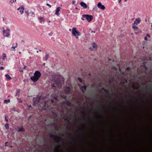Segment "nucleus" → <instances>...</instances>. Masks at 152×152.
<instances>
[{
    "mask_svg": "<svg viewBox=\"0 0 152 152\" xmlns=\"http://www.w3.org/2000/svg\"><path fill=\"white\" fill-rule=\"evenodd\" d=\"M41 73L40 72L37 70L34 73V75L30 77V79L33 82L37 81L40 77Z\"/></svg>",
    "mask_w": 152,
    "mask_h": 152,
    "instance_id": "obj_1",
    "label": "nucleus"
},
{
    "mask_svg": "<svg viewBox=\"0 0 152 152\" xmlns=\"http://www.w3.org/2000/svg\"><path fill=\"white\" fill-rule=\"evenodd\" d=\"M72 35L75 37L76 39H78V37L81 35V33L77 30V28L74 27L72 28Z\"/></svg>",
    "mask_w": 152,
    "mask_h": 152,
    "instance_id": "obj_2",
    "label": "nucleus"
},
{
    "mask_svg": "<svg viewBox=\"0 0 152 152\" xmlns=\"http://www.w3.org/2000/svg\"><path fill=\"white\" fill-rule=\"evenodd\" d=\"M86 19L87 21L90 22L93 19V17L92 15H82V17L81 18L82 20H84Z\"/></svg>",
    "mask_w": 152,
    "mask_h": 152,
    "instance_id": "obj_3",
    "label": "nucleus"
},
{
    "mask_svg": "<svg viewBox=\"0 0 152 152\" xmlns=\"http://www.w3.org/2000/svg\"><path fill=\"white\" fill-rule=\"evenodd\" d=\"M92 46L93 48L90 47L89 49L91 51L93 50H97V45L96 44L95 42H94L92 43Z\"/></svg>",
    "mask_w": 152,
    "mask_h": 152,
    "instance_id": "obj_4",
    "label": "nucleus"
},
{
    "mask_svg": "<svg viewBox=\"0 0 152 152\" xmlns=\"http://www.w3.org/2000/svg\"><path fill=\"white\" fill-rule=\"evenodd\" d=\"M3 33L4 37H8L10 35V32H7V31H5V30H4V28H3Z\"/></svg>",
    "mask_w": 152,
    "mask_h": 152,
    "instance_id": "obj_5",
    "label": "nucleus"
},
{
    "mask_svg": "<svg viewBox=\"0 0 152 152\" xmlns=\"http://www.w3.org/2000/svg\"><path fill=\"white\" fill-rule=\"evenodd\" d=\"M97 7L99 8L102 10H104L105 8L104 5H102L101 2H99L97 4Z\"/></svg>",
    "mask_w": 152,
    "mask_h": 152,
    "instance_id": "obj_6",
    "label": "nucleus"
},
{
    "mask_svg": "<svg viewBox=\"0 0 152 152\" xmlns=\"http://www.w3.org/2000/svg\"><path fill=\"white\" fill-rule=\"evenodd\" d=\"M18 10H19L21 14H22L23 13L24 10V7L23 6H21L19 7L18 9Z\"/></svg>",
    "mask_w": 152,
    "mask_h": 152,
    "instance_id": "obj_7",
    "label": "nucleus"
},
{
    "mask_svg": "<svg viewBox=\"0 0 152 152\" xmlns=\"http://www.w3.org/2000/svg\"><path fill=\"white\" fill-rule=\"evenodd\" d=\"M141 21L140 19L139 18H137L135 19V21H134L133 25H137L138 24L140 23Z\"/></svg>",
    "mask_w": 152,
    "mask_h": 152,
    "instance_id": "obj_8",
    "label": "nucleus"
},
{
    "mask_svg": "<svg viewBox=\"0 0 152 152\" xmlns=\"http://www.w3.org/2000/svg\"><path fill=\"white\" fill-rule=\"evenodd\" d=\"M51 137L55 140L57 142H58L60 140V138L59 137L57 136H52Z\"/></svg>",
    "mask_w": 152,
    "mask_h": 152,
    "instance_id": "obj_9",
    "label": "nucleus"
},
{
    "mask_svg": "<svg viewBox=\"0 0 152 152\" xmlns=\"http://www.w3.org/2000/svg\"><path fill=\"white\" fill-rule=\"evenodd\" d=\"M81 6L84 9H86L87 8V6L86 4L83 1L81 2L80 3Z\"/></svg>",
    "mask_w": 152,
    "mask_h": 152,
    "instance_id": "obj_10",
    "label": "nucleus"
},
{
    "mask_svg": "<svg viewBox=\"0 0 152 152\" xmlns=\"http://www.w3.org/2000/svg\"><path fill=\"white\" fill-rule=\"evenodd\" d=\"M60 9L61 7H58L56 9L55 14L58 16L59 15V11H60Z\"/></svg>",
    "mask_w": 152,
    "mask_h": 152,
    "instance_id": "obj_11",
    "label": "nucleus"
},
{
    "mask_svg": "<svg viewBox=\"0 0 152 152\" xmlns=\"http://www.w3.org/2000/svg\"><path fill=\"white\" fill-rule=\"evenodd\" d=\"M132 28L134 31H137L138 29V27L136 26H135V25H133L132 26Z\"/></svg>",
    "mask_w": 152,
    "mask_h": 152,
    "instance_id": "obj_12",
    "label": "nucleus"
},
{
    "mask_svg": "<svg viewBox=\"0 0 152 152\" xmlns=\"http://www.w3.org/2000/svg\"><path fill=\"white\" fill-rule=\"evenodd\" d=\"M81 90L83 91H85L86 89V87L85 86H81L80 85H79Z\"/></svg>",
    "mask_w": 152,
    "mask_h": 152,
    "instance_id": "obj_13",
    "label": "nucleus"
},
{
    "mask_svg": "<svg viewBox=\"0 0 152 152\" xmlns=\"http://www.w3.org/2000/svg\"><path fill=\"white\" fill-rule=\"evenodd\" d=\"M5 76L6 78L8 80H10L12 79L11 77L8 74H6Z\"/></svg>",
    "mask_w": 152,
    "mask_h": 152,
    "instance_id": "obj_14",
    "label": "nucleus"
},
{
    "mask_svg": "<svg viewBox=\"0 0 152 152\" xmlns=\"http://www.w3.org/2000/svg\"><path fill=\"white\" fill-rule=\"evenodd\" d=\"M23 129L22 127L19 128L18 130V132H23Z\"/></svg>",
    "mask_w": 152,
    "mask_h": 152,
    "instance_id": "obj_15",
    "label": "nucleus"
},
{
    "mask_svg": "<svg viewBox=\"0 0 152 152\" xmlns=\"http://www.w3.org/2000/svg\"><path fill=\"white\" fill-rule=\"evenodd\" d=\"M3 56V60H4V59L6 58V54L5 53H3L2 54Z\"/></svg>",
    "mask_w": 152,
    "mask_h": 152,
    "instance_id": "obj_16",
    "label": "nucleus"
},
{
    "mask_svg": "<svg viewBox=\"0 0 152 152\" xmlns=\"http://www.w3.org/2000/svg\"><path fill=\"white\" fill-rule=\"evenodd\" d=\"M5 127L6 129H8L9 128V124H6L5 125Z\"/></svg>",
    "mask_w": 152,
    "mask_h": 152,
    "instance_id": "obj_17",
    "label": "nucleus"
},
{
    "mask_svg": "<svg viewBox=\"0 0 152 152\" xmlns=\"http://www.w3.org/2000/svg\"><path fill=\"white\" fill-rule=\"evenodd\" d=\"M45 57L46 60H48L49 57V55L47 53H46L45 54Z\"/></svg>",
    "mask_w": 152,
    "mask_h": 152,
    "instance_id": "obj_18",
    "label": "nucleus"
},
{
    "mask_svg": "<svg viewBox=\"0 0 152 152\" xmlns=\"http://www.w3.org/2000/svg\"><path fill=\"white\" fill-rule=\"evenodd\" d=\"M10 100L9 99H7V100H4V103H6L7 102H10Z\"/></svg>",
    "mask_w": 152,
    "mask_h": 152,
    "instance_id": "obj_19",
    "label": "nucleus"
},
{
    "mask_svg": "<svg viewBox=\"0 0 152 152\" xmlns=\"http://www.w3.org/2000/svg\"><path fill=\"white\" fill-rule=\"evenodd\" d=\"M16 47V46H12V48H13V50H11L12 51H15V48Z\"/></svg>",
    "mask_w": 152,
    "mask_h": 152,
    "instance_id": "obj_20",
    "label": "nucleus"
},
{
    "mask_svg": "<svg viewBox=\"0 0 152 152\" xmlns=\"http://www.w3.org/2000/svg\"><path fill=\"white\" fill-rule=\"evenodd\" d=\"M39 19L40 20H42L43 21H44V18L42 17H40L39 18Z\"/></svg>",
    "mask_w": 152,
    "mask_h": 152,
    "instance_id": "obj_21",
    "label": "nucleus"
},
{
    "mask_svg": "<svg viewBox=\"0 0 152 152\" xmlns=\"http://www.w3.org/2000/svg\"><path fill=\"white\" fill-rule=\"evenodd\" d=\"M16 0H11L10 1V2L12 3L13 2H14L16 1Z\"/></svg>",
    "mask_w": 152,
    "mask_h": 152,
    "instance_id": "obj_22",
    "label": "nucleus"
},
{
    "mask_svg": "<svg viewBox=\"0 0 152 152\" xmlns=\"http://www.w3.org/2000/svg\"><path fill=\"white\" fill-rule=\"evenodd\" d=\"M38 99H38V98H34L33 99V100L34 101L35 100H37V101H38Z\"/></svg>",
    "mask_w": 152,
    "mask_h": 152,
    "instance_id": "obj_23",
    "label": "nucleus"
},
{
    "mask_svg": "<svg viewBox=\"0 0 152 152\" xmlns=\"http://www.w3.org/2000/svg\"><path fill=\"white\" fill-rule=\"evenodd\" d=\"M20 94V92L19 91H18L16 93V95L17 96H19Z\"/></svg>",
    "mask_w": 152,
    "mask_h": 152,
    "instance_id": "obj_24",
    "label": "nucleus"
},
{
    "mask_svg": "<svg viewBox=\"0 0 152 152\" xmlns=\"http://www.w3.org/2000/svg\"><path fill=\"white\" fill-rule=\"evenodd\" d=\"M5 119L6 121L7 122H8V120L7 119V116H5Z\"/></svg>",
    "mask_w": 152,
    "mask_h": 152,
    "instance_id": "obj_25",
    "label": "nucleus"
},
{
    "mask_svg": "<svg viewBox=\"0 0 152 152\" xmlns=\"http://www.w3.org/2000/svg\"><path fill=\"white\" fill-rule=\"evenodd\" d=\"M78 80L79 81L81 82L82 81V80L80 78H78Z\"/></svg>",
    "mask_w": 152,
    "mask_h": 152,
    "instance_id": "obj_26",
    "label": "nucleus"
},
{
    "mask_svg": "<svg viewBox=\"0 0 152 152\" xmlns=\"http://www.w3.org/2000/svg\"><path fill=\"white\" fill-rule=\"evenodd\" d=\"M10 30L9 28H7V29L5 30V31H7V32H10Z\"/></svg>",
    "mask_w": 152,
    "mask_h": 152,
    "instance_id": "obj_27",
    "label": "nucleus"
},
{
    "mask_svg": "<svg viewBox=\"0 0 152 152\" xmlns=\"http://www.w3.org/2000/svg\"><path fill=\"white\" fill-rule=\"evenodd\" d=\"M4 69V68L3 67V66H1V67H0V69L1 70H3V69Z\"/></svg>",
    "mask_w": 152,
    "mask_h": 152,
    "instance_id": "obj_28",
    "label": "nucleus"
},
{
    "mask_svg": "<svg viewBox=\"0 0 152 152\" xmlns=\"http://www.w3.org/2000/svg\"><path fill=\"white\" fill-rule=\"evenodd\" d=\"M46 107H45V105L43 106V107H42V109H44Z\"/></svg>",
    "mask_w": 152,
    "mask_h": 152,
    "instance_id": "obj_29",
    "label": "nucleus"
},
{
    "mask_svg": "<svg viewBox=\"0 0 152 152\" xmlns=\"http://www.w3.org/2000/svg\"><path fill=\"white\" fill-rule=\"evenodd\" d=\"M75 3H76V2L75 1H72V4L74 5L75 4Z\"/></svg>",
    "mask_w": 152,
    "mask_h": 152,
    "instance_id": "obj_30",
    "label": "nucleus"
},
{
    "mask_svg": "<svg viewBox=\"0 0 152 152\" xmlns=\"http://www.w3.org/2000/svg\"><path fill=\"white\" fill-rule=\"evenodd\" d=\"M46 5H47V6H48L50 7H51V6L50 4H48V3H47V4H46Z\"/></svg>",
    "mask_w": 152,
    "mask_h": 152,
    "instance_id": "obj_31",
    "label": "nucleus"
},
{
    "mask_svg": "<svg viewBox=\"0 0 152 152\" xmlns=\"http://www.w3.org/2000/svg\"><path fill=\"white\" fill-rule=\"evenodd\" d=\"M146 37H150V35L148 34H147Z\"/></svg>",
    "mask_w": 152,
    "mask_h": 152,
    "instance_id": "obj_32",
    "label": "nucleus"
},
{
    "mask_svg": "<svg viewBox=\"0 0 152 152\" xmlns=\"http://www.w3.org/2000/svg\"><path fill=\"white\" fill-rule=\"evenodd\" d=\"M144 39L145 40H147V37H145Z\"/></svg>",
    "mask_w": 152,
    "mask_h": 152,
    "instance_id": "obj_33",
    "label": "nucleus"
},
{
    "mask_svg": "<svg viewBox=\"0 0 152 152\" xmlns=\"http://www.w3.org/2000/svg\"><path fill=\"white\" fill-rule=\"evenodd\" d=\"M91 33H95V31H91Z\"/></svg>",
    "mask_w": 152,
    "mask_h": 152,
    "instance_id": "obj_34",
    "label": "nucleus"
},
{
    "mask_svg": "<svg viewBox=\"0 0 152 152\" xmlns=\"http://www.w3.org/2000/svg\"><path fill=\"white\" fill-rule=\"evenodd\" d=\"M31 107V105H28V107L29 108H30V107Z\"/></svg>",
    "mask_w": 152,
    "mask_h": 152,
    "instance_id": "obj_35",
    "label": "nucleus"
},
{
    "mask_svg": "<svg viewBox=\"0 0 152 152\" xmlns=\"http://www.w3.org/2000/svg\"><path fill=\"white\" fill-rule=\"evenodd\" d=\"M19 71L21 72H23V70L22 69L20 70Z\"/></svg>",
    "mask_w": 152,
    "mask_h": 152,
    "instance_id": "obj_36",
    "label": "nucleus"
},
{
    "mask_svg": "<svg viewBox=\"0 0 152 152\" xmlns=\"http://www.w3.org/2000/svg\"><path fill=\"white\" fill-rule=\"evenodd\" d=\"M20 100V101H19V102H22V101L21 100Z\"/></svg>",
    "mask_w": 152,
    "mask_h": 152,
    "instance_id": "obj_37",
    "label": "nucleus"
},
{
    "mask_svg": "<svg viewBox=\"0 0 152 152\" xmlns=\"http://www.w3.org/2000/svg\"><path fill=\"white\" fill-rule=\"evenodd\" d=\"M26 14L27 15V16H28V12H26Z\"/></svg>",
    "mask_w": 152,
    "mask_h": 152,
    "instance_id": "obj_38",
    "label": "nucleus"
},
{
    "mask_svg": "<svg viewBox=\"0 0 152 152\" xmlns=\"http://www.w3.org/2000/svg\"><path fill=\"white\" fill-rule=\"evenodd\" d=\"M121 0H119V3H120V2H121Z\"/></svg>",
    "mask_w": 152,
    "mask_h": 152,
    "instance_id": "obj_39",
    "label": "nucleus"
},
{
    "mask_svg": "<svg viewBox=\"0 0 152 152\" xmlns=\"http://www.w3.org/2000/svg\"><path fill=\"white\" fill-rule=\"evenodd\" d=\"M16 46V47H17V43H16V46Z\"/></svg>",
    "mask_w": 152,
    "mask_h": 152,
    "instance_id": "obj_40",
    "label": "nucleus"
},
{
    "mask_svg": "<svg viewBox=\"0 0 152 152\" xmlns=\"http://www.w3.org/2000/svg\"><path fill=\"white\" fill-rule=\"evenodd\" d=\"M72 30L70 28L69 29V31H71Z\"/></svg>",
    "mask_w": 152,
    "mask_h": 152,
    "instance_id": "obj_41",
    "label": "nucleus"
},
{
    "mask_svg": "<svg viewBox=\"0 0 152 152\" xmlns=\"http://www.w3.org/2000/svg\"><path fill=\"white\" fill-rule=\"evenodd\" d=\"M26 66H24V69H25V68H26Z\"/></svg>",
    "mask_w": 152,
    "mask_h": 152,
    "instance_id": "obj_42",
    "label": "nucleus"
},
{
    "mask_svg": "<svg viewBox=\"0 0 152 152\" xmlns=\"http://www.w3.org/2000/svg\"><path fill=\"white\" fill-rule=\"evenodd\" d=\"M39 52H41V50H39Z\"/></svg>",
    "mask_w": 152,
    "mask_h": 152,
    "instance_id": "obj_43",
    "label": "nucleus"
},
{
    "mask_svg": "<svg viewBox=\"0 0 152 152\" xmlns=\"http://www.w3.org/2000/svg\"><path fill=\"white\" fill-rule=\"evenodd\" d=\"M135 34H137V33H136V32H135Z\"/></svg>",
    "mask_w": 152,
    "mask_h": 152,
    "instance_id": "obj_44",
    "label": "nucleus"
},
{
    "mask_svg": "<svg viewBox=\"0 0 152 152\" xmlns=\"http://www.w3.org/2000/svg\"><path fill=\"white\" fill-rule=\"evenodd\" d=\"M7 142H6V143H5V144H7Z\"/></svg>",
    "mask_w": 152,
    "mask_h": 152,
    "instance_id": "obj_45",
    "label": "nucleus"
},
{
    "mask_svg": "<svg viewBox=\"0 0 152 152\" xmlns=\"http://www.w3.org/2000/svg\"><path fill=\"white\" fill-rule=\"evenodd\" d=\"M51 101H52V102H53V100H51Z\"/></svg>",
    "mask_w": 152,
    "mask_h": 152,
    "instance_id": "obj_46",
    "label": "nucleus"
},
{
    "mask_svg": "<svg viewBox=\"0 0 152 152\" xmlns=\"http://www.w3.org/2000/svg\"><path fill=\"white\" fill-rule=\"evenodd\" d=\"M75 9H77V7H76V8H75Z\"/></svg>",
    "mask_w": 152,
    "mask_h": 152,
    "instance_id": "obj_47",
    "label": "nucleus"
},
{
    "mask_svg": "<svg viewBox=\"0 0 152 152\" xmlns=\"http://www.w3.org/2000/svg\"><path fill=\"white\" fill-rule=\"evenodd\" d=\"M52 33H51V34H50V35H52Z\"/></svg>",
    "mask_w": 152,
    "mask_h": 152,
    "instance_id": "obj_48",
    "label": "nucleus"
},
{
    "mask_svg": "<svg viewBox=\"0 0 152 152\" xmlns=\"http://www.w3.org/2000/svg\"><path fill=\"white\" fill-rule=\"evenodd\" d=\"M37 53H38V51H37Z\"/></svg>",
    "mask_w": 152,
    "mask_h": 152,
    "instance_id": "obj_49",
    "label": "nucleus"
},
{
    "mask_svg": "<svg viewBox=\"0 0 152 152\" xmlns=\"http://www.w3.org/2000/svg\"><path fill=\"white\" fill-rule=\"evenodd\" d=\"M127 1V0H125V1Z\"/></svg>",
    "mask_w": 152,
    "mask_h": 152,
    "instance_id": "obj_50",
    "label": "nucleus"
},
{
    "mask_svg": "<svg viewBox=\"0 0 152 152\" xmlns=\"http://www.w3.org/2000/svg\"><path fill=\"white\" fill-rule=\"evenodd\" d=\"M40 22L42 23V21H40Z\"/></svg>",
    "mask_w": 152,
    "mask_h": 152,
    "instance_id": "obj_51",
    "label": "nucleus"
},
{
    "mask_svg": "<svg viewBox=\"0 0 152 152\" xmlns=\"http://www.w3.org/2000/svg\"><path fill=\"white\" fill-rule=\"evenodd\" d=\"M19 53H21V52H19Z\"/></svg>",
    "mask_w": 152,
    "mask_h": 152,
    "instance_id": "obj_52",
    "label": "nucleus"
}]
</instances>
